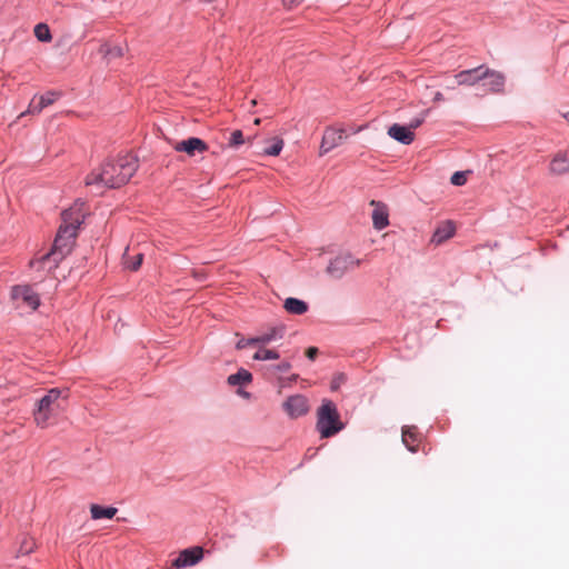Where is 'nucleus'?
I'll return each mask as SVG.
<instances>
[{
    "instance_id": "nucleus-1",
    "label": "nucleus",
    "mask_w": 569,
    "mask_h": 569,
    "mask_svg": "<svg viewBox=\"0 0 569 569\" xmlns=\"http://www.w3.org/2000/svg\"><path fill=\"white\" fill-rule=\"evenodd\" d=\"M138 169V159L127 153L114 161H106L98 169L92 170L86 178L87 186L97 189L120 188L126 184Z\"/></svg>"
},
{
    "instance_id": "nucleus-2",
    "label": "nucleus",
    "mask_w": 569,
    "mask_h": 569,
    "mask_svg": "<svg viewBox=\"0 0 569 569\" xmlns=\"http://www.w3.org/2000/svg\"><path fill=\"white\" fill-rule=\"evenodd\" d=\"M62 395L63 391L61 389L52 388L37 401L32 411L33 421L37 427L46 429L50 426V420L59 412ZM67 398L68 395L66 393L63 399Z\"/></svg>"
},
{
    "instance_id": "nucleus-3",
    "label": "nucleus",
    "mask_w": 569,
    "mask_h": 569,
    "mask_svg": "<svg viewBox=\"0 0 569 569\" xmlns=\"http://www.w3.org/2000/svg\"><path fill=\"white\" fill-rule=\"evenodd\" d=\"M317 430L321 438H330L343 429L336 405L325 399L317 410Z\"/></svg>"
},
{
    "instance_id": "nucleus-4",
    "label": "nucleus",
    "mask_w": 569,
    "mask_h": 569,
    "mask_svg": "<svg viewBox=\"0 0 569 569\" xmlns=\"http://www.w3.org/2000/svg\"><path fill=\"white\" fill-rule=\"evenodd\" d=\"M76 238L77 231L73 227L60 226L52 249L41 257L40 262L52 260L57 267L71 252Z\"/></svg>"
},
{
    "instance_id": "nucleus-5",
    "label": "nucleus",
    "mask_w": 569,
    "mask_h": 569,
    "mask_svg": "<svg viewBox=\"0 0 569 569\" xmlns=\"http://www.w3.org/2000/svg\"><path fill=\"white\" fill-rule=\"evenodd\" d=\"M427 112L428 111H426V110L422 111L418 117L412 119L410 121L409 126H407V127L398 124V123L392 124L388 129V134L392 139L401 142L403 144H410L415 140L413 130L423 123Z\"/></svg>"
},
{
    "instance_id": "nucleus-6",
    "label": "nucleus",
    "mask_w": 569,
    "mask_h": 569,
    "mask_svg": "<svg viewBox=\"0 0 569 569\" xmlns=\"http://www.w3.org/2000/svg\"><path fill=\"white\" fill-rule=\"evenodd\" d=\"M360 264V260L355 259L351 254H340L332 259L326 271L335 278L340 279L349 269L356 268Z\"/></svg>"
},
{
    "instance_id": "nucleus-7",
    "label": "nucleus",
    "mask_w": 569,
    "mask_h": 569,
    "mask_svg": "<svg viewBox=\"0 0 569 569\" xmlns=\"http://www.w3.org/2000/svg\"><path fill=\"white\" fill-rule=\"evenodd\" d=\"M282 409L290 418H299L309 411L308 399L302 395L290 396L282 403Z\"/></svg>"
},
{
    "instance_id": "nucleus-8",
    "label": "nucleus",
    "mask_w": 569,
    "mask_h": 569,
    "mask_svg": "<svg viewBox=\"0 0 569 569\" xmlns=\"http://www.w3.org/2000/svg\"><path fill=\"white\" fill-rule=\"evenodd\" d=\"M86 216L84 202L77 201L61 213V226H70L78 230Z\"/></svg>"
},
{
    "instance_id": "nucleus-9",
    "label": "nucleus",
    "mask_w": 569,
    "mask_h": 569,
    "mask_svg": "<svg viewBox=\"0 0 569 569\" xmlns=\"http://www.w3.org/2000/svg\"><path fill=\"white\" fill-rule=\"evenodd\" d=\"M346 138L343 129L327 128L323 132L320 156L328 153L333 148L340 146Z\"/></svg>"
},
{
    "instance_id": "nucleus-10",
    "label": "nucleus",
    "mask_w": 569,
    "mask_h": 569,
    "mask_svg": "<svg viewBox=\"0 0 569 569\" xmlns=\"http://www.w3.org/2000/svg\"><path fill=\"white\" fill-rule=\"evenodd\" d=\"M203 557L201 547L187 548L180 551L177 559L172 561V567L180 569L198 563Z\"/></svg>"
},
{
    "instance_id": "nucleus-11",
    "label": "nucleus",
    "mask_w": 569,
    "mask_h": 569,
    "mask_svg": "<svg viewBox=\"0 0 569 569\" xmlns=\"http://www.w3.org/2000/svg\"><path fill=\"white\" fill-rule=\"evenodd\" d=\"M548 171L551 176H569V156L567 151H557L549 162Z\"/></svg>"
},
{
    "instance_id": "nucleus-12",
    "label": "nucleus",
    "mask_w": 569,
    "mask_h": 569,
    "mask_svg": "<svg viewBox=\"0 0 569 569\" xmlns=\"http://www.w3.org/2000/svg\"><path fill=\"white\" fill-rule=\"evenodd\" d=\"M11 297L21 300L26 306L36 310L40 305L39 296L29 286H16L12 288Z\"/></svg>"
},
{
    "instance_id": "nucleus-13",
    "label": "nucleus",
    "mask_w": 569,
    "mask_h": 569,
    "mask_svg": "<svg viewBox=\"0 0 569 569\" xmlns=\"http://www.w3.org/2000/svg\"><path fill=\"white\" fill-rule=\"evenodd\" d=\"M178 152H186L188 156L193 157L197 152L202 153L208 150L207 143L197 137H191L186 140L179 141L173 146Z\"/></svg>"
},
{
    "instance_id": "nucleus-14",
    "label": "nucleus",
    "mask_w": 569,
    "mask_h": 569,
    "mask_svg": "<svg viewBox=\"0 0 569 569\" xmlns=\"http://www.w3.org/2000/svg\"><path fill=\"white\" fill-rule=\"evenodd\" d=\"M483 66L460 71L455 76L458 86H475L482 81L486 77Z\"/></svg>"
},
{
    "instance_id": "nucleus-15",
    "label": "nucleus",
    "mask_w": 569,
    "mask_h": 569,
    "mask_svg": "<svg viewBox=\"0 0 569 569\" xmlns=\"http://www.w3.org/2000/svg\"><path fill=\"white\" fill-rule=\"evenodd\" d=\"M370 206H372L375 208L372 211V216H371L373 228L377 230H382L386 227H388L389 226L388 207L385 203H382L380 201H376V200H371Z\"/></svg>"
},
{
    "instance_id": "nucleus-16",
    "label": "nucleus",
    "mask_w": 569,
    "mask_h": 569,
    "mask_svg": "<svg viewBox=\"0 0 569 569\" xmlns=\"http://www.w3.org/2000/svg\"><path fill=\"white\" fill-rule=\"evenodd\" d=\"M483 73H486L483 86L487 87V90L490 92H501L505 86L503 74L488 68H483Z\"/></svg>"
},
{
    "instance_id": "nucleus-17",
    "label": "nucleus",
    "mask_w": 569,
    "mask_h": 569,
    "mask_svg": "<svg viewBox=\"0 0 569 569\" xmlns=\"http://www.w3.org/2000/svg\"><path fill=\"white\" fill-rule=\"evenodd\" d=\"M455 232L456 227L453 222L450 220L443 221L435 230L431 238V242L439 246L447 241L448 239H450L451 237H453Z\"/></svg>"
},
{
    "instance_id": "nucleus-18",
    "label": "nucleus",
    "mask_w": 569,
    "mask_h": 569,
    "mask_svg": "<svg viewBox=\"0 0 569 569\" xmlns=\"http://www.w3.org/2000/svg\"><path fill=\"white\" fill-rule=\"evenodd\" d=\"M58 96L59 94L56 92H48L40 96L38 99L34 97L30 101L27 112L30 114L40 113L46 107L52 104L57 100Z\"/></svg>"
},
{
    "instance_id": "nucleus-19",
    "label": "nucleus",
    "mask_w": 569,
    "mask_h": 569,
    "mask_svg": "<svg viewBox=\"0 0 569 569\" xmlns=\"http://www.w3.org/2000/svg\"><path fill=\"white\" fill-rule=\"evenodd\" d=\"M419 441V432L416 427L406 426L402 428V442L409 451L416 452Z\"/></svg>"
},
{
    "instance_id": "nucleus-20",
    "label": "nucleus",
    "mask_w": 569,
    "mask_h": 569,
    "mask_svg": "<svg viewBox=\"0 0 569 569\" xmlns=\"http://www.w3.org/2000/svg\"><path fill=\"white\" fill-rule=\"evenodd\" d=\"M283 308L292 315H303L308 311L307 302L297 298H287Z\"/></svg>"
},
{
    "instance_id": "nucleus-21",
    "label": "nucleus",
    "mask_w": 569,
    "mask_h": 569,
    "mask_svg": "<svg viewBox=\"0 0 569 569\" xmlns=\"http://www.w3.org/2000/svg\"><path fill=\"white\" fill-rule=\"evenodd\" d=\"M117 508L114 507H101L99 505H91L90 513L92 519L98 520L102 518L111 519L117 513Z\"/></svg>"
},
{
    "instance_id": "nucleus-22",
    "label": "nucleus",
    "mask_w": 569,
    "mask_h": 569,
    "mask_svg": "<svg viewBox=\"0 0 569 569\" xmlns=\"http://www.w3.org/2000/svg\"><path fill=\"white\" fill-rule=\"evenodd\" d=\"M99 52L108 60L118 59L123 57L124 47L122 46H111L109 43H103L100 47Z\"/></svg>"
},
{
    "instance_id": "nucleus-23",
    "label": "nucleus",
    "mask_w": 569,
    "mask_h": 569,
    "mask_svg": "<svg viewBox=\"0 0 569 569\" xmlns=\"http://www.w3.org/2000/svg\"><path fill=\"white\" fill-rule=\"evenodd\" d=\"M251 380L252 375L246 369H240L237 373L230 375L228 377V383L230 386L248 385L249 382H251Z\"/></svg>"
},
{
    "instance_id": "nucleus-24",
    "label": "nucleus",
    "mask_w": 569,
    "mask_h": 569,
    "mask_svg": "<svg viewBox=\"0 0 569 569\" xmlns=\"http://www.w3.org/2000/svg\"><path fill=\"white\" fill-rule=\"evenodd\" d=\"M283 328L282 327H273L268 330L266 333L259 336L260 345H267L273 340L280 339L283 337Z\"/></svg>"
},
{
    "instance_id": "nucleus-25",
    "label": "nucleus",
    "mask_w": 569,
    "mask_h": 569,
    "mask_svg": "<svg viewBox=\"0 0 569 569\" xmlns=\"http://www.w3.org/2000/svg\"><path fill=\"white\" fill-rule=\"evenodd\" d=\"M246 142L244 136L241 130H233L227 138V146L232 149H238Z\"/></svg>"
},
{
    "instance_id": "nucleus-26",
    "label": "nucleus",
    "mask_w": 569,
    "mask_h": 569,
    "mask_svg": "<svg viewBox=\"0 0 569 569\" xmlns=\"http://www.w3.org/2000/svg\"><path fill=\"white\" fill-rule=\"evenodd\" d=\"M34 36L41 42H50L52 40L50 29L46 23H38L34 27Z\"/></svg>"
},
{
    "instance_id": "nucleus-27",
    "label": "nucleus",
    "mask_w": 569,
    "mask_h": 569,
    "mask_svg": "<svg viewBox=\"0 0 569 569\" xmlns=\"http://www.w3.org/2000/svg\"><path fill=\"white\" fill-rule=\"evenodd\" d=\"M124 259V266L126 268L132 270V271H137L141 263H142V260H143V254L142 253H138L136 254L134 257H130L128 253L124 254L123 257Z\"/></svg>"
},
{
    "instance_id": "nucleus-28",
    "label": "nucleus",
    "mask_w": 569,
    "mask_h": 569,
    "mask_svg": "<svg viewBox=\"0 0 569 569\" xmlns=\"http://www.w3.org/2000/svg\"><path fill=\"white\" fill-rule=\"evenodd\" d=\"M279 358V353L271 349L260 348L254 355V360H276Z\"/></svg>"
},
{
    "instance_id": "nucleus-29",
    "label": "nucleus",
    "mask_w": 569,
    "mask_h": 569,
    "mask_svg": "<svg viewBox=\"0 0 569 569\" xmlns=\"http://www.w3.org/2000/svg\"><path fill=\"white\" fill-rule=\"evenodd\" d=\"M283 140L281 138H273L272 144L264 149V153L268 156H278L283 148Z\"/></svg>"
},
{
    "instance_id": "nucleus-30",
    "label": "nucleus",
    "mask_w": 569,
    "mask_h": 569,
    "mask_svg": "<svg viewBox=\"0 0 569 569\" xmlns=\"http://www.w3.org/2000/svg\"><path fill=\"white\" fill-rule=\"evenodd\" d=\"M451 183L455 186H463L467 181L466 173L461 171H457L451 176Z\"/></svg>"
},
{
    "instance_id": "nucleus-31",
    "label": "nucleus",
    "mask_w": 569,
    "mask_h": 569,
    "mask_svg": "<svg viewBox=\"0 0 569 569\" xmlns=\"http://www.w3.org/2000/svg\"><path fill=\"white\" fill-rule=\"evenodd\" d=\"M258 339H259V337H254V338H250V339L242 338L237 342L236 347H237V349H243L248 346L260 345V341Z\"/></svg>"
},
{
    "instance_id": "nucleus-32",
    "label": "nucleus",
    "mask_w": 569,
    "mask_h": 569,
    "mask_svg": "<svg viewBox=\"0 0 569 569\" xmlns=\"http://www.w3.org/2000/svg\"><path fill=\"white\" fill-rule=\"evenodd\" d=\"M318 355V348L316 347H309L307 350H306V356L310 359V360H315L316 357Z\"/></svg>"
},
{
    "instance_id": "nucleus-33",
    "label": "nucleus",
    "mask_w": 569,
    "mask_h": 569,
    "mask_svg": "<svg viewBox=\"0 0 569 569\" xmlns=\"http://www.w3.org/2000/svg\"><path fill=\"white\" fill-rule=\"evenodd\" d=\"M277 369L281 372H287L291 369V365L289 361H282L277 366Z\"/></svg>"
},
{
    "instance_id": "nucleus-34",
    "label": "nucleus",
    "mask_w": 569,
    "mask_h": 569,
    "mask_svg": "<svg viewBox=\"0 0 569 569\" xmlns=\"http://www.w3.org/2000/svg\"><path fill=\"white\" fill-rule=\"evenodd\" d=\"M343 380H345V377H343V376H339L338 378H336V379L331 382V389H332V390H337V389H338V387H339V385H340L341 382H343Z\"/></svg>"
},
{
    "instance_id": "nucleus-35",
    "label": "nucleus",
    "mask_w": 569,
    "mask_h": 569,
    "mask_svg": "<svg viewBox=\"0 0 569 569\" xmlns=\"http://www.w3.org/2000/svg\"><path fill=\"white\" fill-rule=\"evenodd\" d=\"M284 6L292 7L299 3L301 0H282Z\"/></svg>"
},
{
    "instance_id": "nucleus-36",
    "label": "nucleus",
    "mask_w": 569,
    "mask_h": 569,
    "mask_svg": "<svg viewBox=\"0 0 569 569\" xmlns=\"http://www.w3.org/2000/svg\"><path fill=\"white\" fill-rule=\"evenodd\" d=\"M443 100V96L441 92H437L433 97V101L439 102Z\"/></svg>"
},
{
    "instance_id": "nucleus-37",
    "label": "nucleus",
    "mask_w": 569,
    "mask_h": 569,
    "mask_svg": "<svg viewBox=\"0 0 569 569\" xmlns=\"http://www.w3.org/2000/svg\"><path fill=\"white\" fill-rule=\"evenodd\" d=\"M563 118L569 122V112L563 113Z\"/></svg>"
},
{
    "instance_id": "nucleus-38",
    "label": "nucleus",
    "mask_w": 569,
    "mask_h": 569,
    "mask_svg": "<svg viewBox=\"0 0 569 569\" xmlns=\"http://www.w3.org/2000/svg\"><path fill=\"white\" fill-rule=\"evenodd\" d=\"M32 549V546H30L29 548H26L24 552H30Z\"/></svg>"
},
{
    "instance_id": "nucleus-39",
    "label": "nucleus",
    "mask_w": 569,
    "mask_h": 569,
    "mask_svg": "<svg viewBox=\"0 0 569 569\" xmlns=\"http://www.w3.org/2000/svg\"><path fill=\"white\" fill-rule=\"evenodd\" d=\"M259 123H260V119H259V118H257V119L254 120V124H257V126H258Z\"/></svg>"
}]
</instances>
